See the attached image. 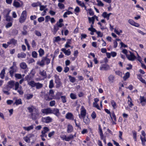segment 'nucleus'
I'll return each instance as SVG.
<instances>
[{
  "mask_svg": "<svg viewBox=\"0 0 146 146\" xmlns=\"http://www.w3.org/2000/svg\"><path fill=\"white\" fill-rule=\"evenodd\" d=\"M17 67L16 65V63L14 62L13 63V65L10 68L9 73L11 77L13 76L14 73L17 72Z\"/></svg>",
  "mask_w": 146,
  "mask_h": 146,
  "instance_id": "f257e3e1",
  "label": "nucleus"
},
{
  "mask_svg": "<svg viewBox=\"0 0 146 146\" xmlns=\"http://www.w3.org/2000/svg\"><path fill=\"white\" fill-rule=\"evenodd\" d=\"M26 13V11H25L22 12L19 19V21L20 23H23L26 20L27 17Z\"/></svg>",
  "mask_w": 146,
  "mask_h": 146,
  "instance_id": "f03ea898",
  "label": "nucleus"
},
{
  "mask_svg": "<svg viewBox=\"0 0 146 146\" xmlns=\"http://www.w3.org/2000/svg\"><path fill=\"white\" fill-rule=\"evenodd\" d=\"M86 111L83 106H82L80 109V114L79 115L80 118L86 116Z\"/></svg>",
  "mask_w": 146,
  "mask_h": 146,
  "instance_id": "7ed1b4c3",
  "label": "nucleus"
},
{
  "mask_svg": "<svg viewBox=\"0 0 146 146\" xmlns=\"http://www.w3.org/2000/svg\"><path fill=\"white\" fill-rule=\"evenodd\" d=\"M20 4L17 0H14L13 3V5L16 8H19L22 7L23 5V3L22 1H21Z\"/></svg>",
  "mask_w": 146,
  "mask_h": 146,
  "instance_id": "20e7f679",
  "label": "nucleus"
},
{
  "mask_svg": "<svg viewBox=\"0 0 146 146\" xmlns=\"http://www.w3.org/2000/svg\"><path fill=\"white\" fill-rule=\"evenodd\" d=\"M52 118L49 116L42 117L41 119L43 122L46 123H48L51 122L52 121Z\"/></svg>",
  "mask_w": 146,
  "mask_h": 146,
  "instance_id": "39448f33",
  "label": "nucleus"
},
{
  "mask_svg": "<svg viewBox=\"0 0 146 146\" xmlns=\"http://www.w3.org/2000/svg\"><path fill=\"white\" fill-rule=\"evenodd\" d=\"M139 100L140 103L142 106H144L146 104V98L144 96H140Z\"/></svg>",
  "mask_w": 146,
  "mask_h": 146,
  "instance_id": "423d86ee",
  "label": "nucleus"
},
{
  "mask_svg": "<svg viewBox=\"0 0 146 146\" xmlns=\"http://www.w3.org/2000/svg\"><path fill=\"white\" fill-rule=\"evenodd\" d=\"M42 112L43 113L46 114L52 113V110L50 108L42 109Z\"/></svg>",
  "mask_w": 146,
  "mask_h": 146,
  "instance_id": "0eeeda50",
  "label": "nucleus"
},
{
  "mask_svg": "<svg viewBox=\"0 0 146 146\" xmlns=\"http://www.w3.org/2000/svg\"><path fill=\"white\" fill-rule=\"evenodd\" d=\"M39 116V112L37 110L31 114V116L33 119H36Z\"/></svg>",
  "mask_w": 146,
  "mask_h": 146,
  "instance_id": "6e6552de",
  "label": "nucleus"
},
{
  "mask_svg": "<svg viewBox=\"0 0 146 146\" xmlns=\"http://www.w3.org/2000/svg\"><path fill=\"white\" fill-rule=\"evenodd\" d=\"M127 58L130 60L133 61L136 58L135 56L131 52H130V54L129 55H127Z\"/></svg>",
  "mask_w": 146,
  "mask_h": 146,
  "instance_id": "1a4fd4ad",
  "label": "nucleus"
},
{
  "mask_svg": "<svg viewBox=\"0 0 146 146\" xmlns=\"http://www.w3.org/2000/svg\"><path fill=\"white\" fill-rule=\"evenodd\" d=\"M110 69V66L107 64H103L100 67V69L101 70H107Z\"/></svg>",
  "mask_w": 146,
  "mask_h": 146,
  "instance_id": "9d476101",
  "label": "nucleus"
},
{
  "mask_svg": "<svg viewBox=\"0 0 146 146\" xmlns=\"http://www.w3.org/2000/svg\"><path fill=\"white\" fill-rule=\"evenodd\" d=\"M115 79L114 76L112 74L110 75L108 77V81L110 83H113L114 82Z\"/></svg>",
  "mask_w": 146,
  "mask_h": 146,
  "instance_id": "9b49d317",
  "label": "nucleus"
},
{
  "mask_svg": "<svg viewBox=\"0 0 146 146\" xmlns=\"http://www.w3.org/2000/svg\"><path fill=\"white\" fill-rule=\"evenodd\" d=\"M66 118L69 119L73 120L74 119V116L71 113H68L66 114Z\"/></svg>",
  "mask_w": 146,
  "mask_h": 146,
  "instance_id": "f8f14e48",
  "label": "nucleus"
},
{
  "mask_svg": "<svg viewBox=\"0 0 146 146\" xmlns=\"http://www.w3.org/2000/svg\"><path fill=\"white\" fill-rule=\"evenodd\" d=\"M35 125L34 124H33L30 126L28 127H23V129L25 131H29L31 130H32L34 128V125Z\"/></svg>",
  "mask_w": 146,
  "mask_h": 146,
  "instance_id": "ddd939ff",
  "label": "nucleus"
},
{
  "mask_svg": "<svg viewBox=\"0 0 146 146\" xmlns=\"http://www.w3.org/2000/svg\"><path fill=\"white\" fill-rule=\"evenodd\" d=\"M17 40L14 38L11 39L9 41L7 42V43L9 45L13 44L15 45L17 43Z\"/></svg>",
  "mask_w": 146,
  "mask_h": 146,
  "instance_id": "4468645a",
  "label": "nucleus"
},
{
  "mask_svg": "<svg viewBox=\"0 0 146 146\" xmlns=\"http://www.w3.org/2000/svg\"><path fill=\"white\" fill-rule=\"evenodd\" d=\"M63 20L62 19H60L58 22H57L56 24L59 28L62 27L64 25L62 23Z\"/></svg>",
  "mask_w": 146,
  "mask_h": 146,
  "instance_id": "2eb2a0df",
  "label": "nucleus"
},
{
  "mask_svg": "<svg viewBox=\"0 0 146 146\" xmlns=\"http://www.w3.org/2000/svg\"><path fill=\"white\" fill-rule=\"evenodd\" d=\"M52 113L58 116L60 115L59 110L56 108H55L53 110H52Z\"/></svg>",
  "mask_w": 146,
  "mask_h": 146,
  "instance_id": "dca6fc26",
  "label": "nucleus"
},
{
  "mask_svg": "<svg viewBox=\"0 0 146 146\" xmlns=\"http://www.w3.org/2000/svg\"><path fill=\"white\" fill-rule=\"evenodd\" d=\"M61 50L64 52L66 55L69 56L71 54V52L69 49L66 50L65 48H63L61 49Z\"/></svg>",
  "mask_w": 146,
  "mask_h": 146,
  "instance_id": "f3484780",
  "label": "nucleus"
},
{
  "mask_svg": "<svg viewBox=\"0 0 146 146\" xmlns=\"http://www.w3.org/2000/svg\"><path fill=\"white\" fill-rule=\"evenodd\" d=\"M84 122L86 124H88L90 122V120L88 116H85L83 117Z\"/></svg>",
  "mask_w": 146,
  "mask_h": 146,
  "instance_id": "a211bd4d",
  "label": "nucleus"
},
{
  "mask_svg": "<svg viewBox=\"0 0 146 146\" xmlns=\"http://www.w3.org/2000/svg\"><path fill=\"white\" fill-rule=\"evenodd\" d=\"M128 21L129 23L137 27H139V26L138 24L135 22L132 19H129Z\"/></svg>",
  "mask_w": 146,
  "mask_h": 146,
  "instance_id": "6ab92c4d",
  "label": "nucleus"
},
{
  "mask_svg": "<svg viewBox=\"0 0 146 146\" xmlns=\"http://www.w3.org/2000/svg\"><path fill=\"white\" fill-rule=\"evenodd\" d=\"M27 109L30 113H32L34 112L37 110L34 106H31V107H29L27 108Z\"/></svg>",
  "mask_w": 146,
  "mask_h": 146,
  "instance_id": "aec40b11",
  "label": "nucleus"
},
{
  "mask_svg": "<svg viewBox=\"0 0 146 146\" xmlns=\"http://www.w3.org/2000/svg\"><path fill=\"white\" fill-rule=\"evenodd\" d=\"M39 73L40 75L46 78L47 76L46 72L44 70H40Z\"/></svg>",
  "mask_w": 146,
  "mask_h": 146,
  "instance_id": "412c9836",
  "label": "nucleus"
},
{
  "mask_svg": "<svg viewBox=\"0 0 146 146\" xmlns=\"http://www.w3.org/2000/svg\"><path fill=\"white\" fill-rule=\"evenodd\" d=\"M44 58L43 57L41 60L38 62L37 63V64L40 66L43 67L44 65Z\"/></svg>",
  "mask_w": 146,
  "mask_h": 146,
  "instance_id": "4be33fe9",
  "label": "nucleus"
},
{
  "mask_svg": "<svg viewBox=\"0 0 146 146\" xmlns=\"http://www.w3.org/2000/svg\"><path fill=\"white\" fill-rule=\"evenodd\" d=\"M26 56V54L22 52L18 54L17 55V57L19 58H24Z\"/></svg>",
  "mask_w": 146,
  "mask_h": 146,
  "instance_id": "5701e85b",
  "label": "nucleus"
},
{
  "mask_svg": "<svg viewBox=\"0 0 146 146\" xmlns=\"http://www.w3.org/2000/svg\"><path fill=\"white\" fill-rule=\"evenodd\" d=\"M73 128L71 125H68L67 127V132L68 133H70L72 131Z\"/></svg>",
  "mask_w": 146,
  "mask_h": 146,
  "instance_id": "b1692460",
  "label": "nucleus"
},
{
  "mask_svg": "<svg viewBox=\"0 0 146 146\" xmlns=\"http://www.w3.org/2000/svg\"><path fill=\"white\" fill-rule=\"evenodd\" d=\"M34 136V135L33 134H31V135H30L29 137L27 136H26L24 138V139L27 142H30V137H31L33 136Z\"/></svg>",
  "mask_w": 146,
  "mask_h": 146,
  "instance_id": "393cba45",
  "label": "nucleus"
},
{
  "mask_svg": "<svg viewBox=\"0 0 146 146\" xmlns=\"http://www.w3.org/2000/svg\"><path fill=\"white\" fill-rule=\"evenodd\" d=\"M25 97L27 100H29L33 97V95L32 94H27L25 95Z\"/></svg>",
  "mask_w": 146,
  "mask_h": 146,
  "instance_id": "a878e982",
  "label": "nucleus"
},
{
  "mask_svg": "<svg viewBox=\"0 0 146 146\" xmlns=\"http://www.w3.org/2000/svg\"><path fill=\"white\" fill-rule=\"evenodd\" d=\"M43 84L39 82L36 83L35 86L37 89H39L41 88L43 86Z\"/></svg>",
  "mask_w": 146,
  "mask_h": 146,
  "instance_id": "bb28decb",
  "label": "nucleus"
},
{
  "mask_svg": "<svg viewBox=\"0 0 146 146\" xmlns=\"http://www.w3.org/2000/svg\"><path fill=\"white\" fill-rule=\"evenodd\" d=\"M5 69H3L1 71V72L0 74V77L2 78L3 79L5 76Z\"/></svg>",
  "mask_w": 146,
  "mask_h": 146,
  "instance_id": "cd10ccee",
  "label": "nucleus"
},
{
  "mask_svg": "<svg viewBox=\"0 0 146 146\" xmlns=\"http://www.w3.org/2000/svg\"><path fill=\"white\" fill-rule=\"evenodd\" d=\"M20 67L23 69H25L27 67V65L25 62H22L20 64Z\"/></svg>",
  "mask_w": 146,
  "mask_h": 146,
  "instance_id": "c85d7f7f",
  "label": "nucleus"
},
{
  "mask_svg": "<svg viewBox=\"0 0 146 146\" xmlns=\"http://www.w3.org/2000/svg\"><path fill=\"white\" fill-rule=\"evenodd\" d=\"M49 129L47 127H45L43 128V130L42 131L41 133H46L49 131Z\"/></svg>",
  "mask_w": 146,
  "mask_h": 146,
  "instance_id": "c756f323",
  "label": "nucleus"
},
{
  "mask_svg": "<svg viewBox=\"0 0 146 146\" xmlns=\"http://www.w3.org/2000/svg\"><path fill=\"white\" fill-rule=\"evenodd\" d=\"M28 84L31 87H33L35 86L36 83L33 81H31L28 82Z\"/></svg>",
  "mask_w": 146,
  "mask_h": 146,
  "instance_id": "7c9ffc66",
  "label": "nucleus"
},
{
  "mask_svg": "<svg viewBox=\"0 0 146 146\" xmlns=\"http://www.w3.org/2000/svg\"><path fill=\"white\" fill-rule=\"evenodd\" d=\"M9 12H8L6 15V20L8 21H10L12 20V18L9 16Z\"/></svg>",
  "mask_w": 146,
  "mask_h": 146,
  "instance_id": "2f4dec72",
  "label": "nucleus"
},
{
  "mask_svg": "<svg viewBox=\"0 0 146 146\" xmlns=\"http://www.w3.org/2000/svg\"><path fill=\"white\" fill-rule=\"evenodd\" d=\"M59 28V27L56 24L54 25L53 31L54 34L56 33L57 31L58 30Z\"/></svg>",
  "mask_w": 146,
  "mask_h": 146,
  "instance_id": "473e14b6",
  "label": "nucleus"
},
{
  "mask_svg": "<svg viewBox=\"0 0 146 146\" xmlns=\"http://www.w3.org/2000/svg\"><path fill=\"white\" fill-rule=\"evenodd\" d=\"M22 104L21 100V99H19L16 100L14 104H15L16 105L21 104Z\"/></svg>",
  "mask_w": 146,
  "mask_h": 146,
  "instance_id": "72a5a7b5",
  "label": "nucleus"
},
{
  "mask_svg": "<svg viewBox=\"0 0 146 146\" xmlns=\"http://www.w3.org/2000/svg\"><path fill=\"white\" fill-rule=\"evenodd\" d=\"M130 76V74L129 72H127L125 74V75L123 77L124 80H126Z\"/></svg>",
  "mask_w": 146,
  "mask_h": 146,
  "instance_id": "f704fd0d",
  "label": "nucleus"
},
{
  "mask_svg": "<svg viewBox=\"0 0 146 146\" xmlns=\"http://www.w3.org/2000/svg\"><path fill=\"white\" fill-rule=\"evenodd\" d=\"M41 135H40V136L41 137V139L43 141H45V139L44 138V137H46L47 135L44 133H41Z\"/></svg>",
  "mask_w": 146,
  "mask_h": 146,
  "instance_id": "c9c22d12",
  "label": "nucleus"
},
{
  "mask_svg": "<svg viewBox=\"0 0 146 146\" xmlns=\"http://www.w3.org/2000/svg\"><path fill=\"white\" fill-rule=\"evenodd\" d=\"M90 26L91 27L90 28H89L88 29V30L89 31L92 32H95L96 31V29L93 27V25L92 24Z\"/></svg>",
  "mask_w": 146,
  "mask_h": 146,
  "instance_id": "e433bc0d",
  "label": "nucleus"
},
{
  "mask_svg": "<svg viewBox=\"0 0 146 146\" xmlns=\"http://www.w3.org/2000/svg\"><path fill=\"white\" fill-rule=\"evenodd\" d=\"M102 16L104 18H106L108 20L109 19V17L108 15V14L106 12H104L102 15Z\"/></svg>",
  "mask_w": 146,
  "mask_h": 146,
  "instance_id": "4c0bfd02",
  "label": "nucleus"
},
{
  "mask_svg": "<svg viewBox=\"0 0 146 146\" xmlns=\"http://www.w3.org/2000/svg\"><path fill=\"white\" fill-rule=\"evenodd\" d=\"M74 138V135H70L69 136L67 137L66 136V141H69L71 139H72Z\"/></svg>",
  "mask_w": 146,
  "mask_h": 146,
  "instance_id": "58836bf2",
  "label": "nucleus"
},
{
  "mask_svg": "<svg viewBox=\"0 0 146 146\" xmlns=\"http://www.w3.org/2000/svg\"><path fill=\"white\" fill-rule=\"evenodd\" d=\"M76 2L78 5L83 7L84 6V3L83 2H82L81 1H79V0H76Z\"/></svg>",
  "mask_w": 146,
  "mask_h": 146,
  "instance_id": "ea45409f",
  "label": "nucleus"
},
{
  "mask_svg": "<svg viewBox=\"0 0 146 146\" xmlns=\"http://www.w3.org/2000/svg\"><path fill=\"white\" fill-rule=\"evenodd\" d=\"M127 103L128 104L129 106L130 107H132L133 106V104L132 103V99L130 98V100H128Z\"/></svg>",
  "mask_w": 146,
  "mask_h": 146,
  "instance_id": "a19ab883",
  "label": "nucleus"
},
{
  "mask_svg": "<svg viewBox=\"0 0 146 146\" xmlns=\"http://www.w3.org/2000/svg\"><path fill=\"white\" fill-rule=\"evenodd\" d=\"M39 5L40 6V10L41 11L43 10L46 7V6H44L41 5V3H38Z\"/></svg>",
  "mask_w": 146,
  "mask_h": 146,
  "instance_id": "79ce46f5",
  "label": "nucleus"
},
{
  "mask_svg": "<svg viewBox=\"0 0 146 146\" xmlns=\"http://www.w3.org/2000/svg\"><path fill=\"white\" fill-rule=\"evenodd\" d=\"M111 103L113 108L115 109L116 108V103L113 100H112L111 101Z\"/></svg>",
  "mask_w": 146,
  "mask_h": 146,
  "instance_id": "37998d69",
  "label": "nucleus"
},
{
  "mask_svg": "<svg viewBox=\"0 0 146 146\" xmlns=\"http://www.w3.org/2000/svg\"><path fill=\"white\" fill-rule=\"evenodd\" d=\"M44 62H46V64H48L50 62V60L48 58L46 57H44Z\"/></svg>",
  "mask_w": 146,
  "mask_h": 146,
  "instance_id": "c03bdc74",
  "label": "nucleus"
},
{
  "mask_svg": "<svg viewBox=\"0 0 146 146\" xmlns=\"http://www.w3.org/2000/svg\"><path fill=\"white\" fill-rule=\"evenodd\" d=\"M14 85L15 86V90H17L18 88H19V83L18 82H16L14 84Z\"/></svg>",
  "mask_w": 146,
  "mask_h": 146,
  "instance_id": "a18cd8bd",
  "label": "nucleus"
},
{
  "mask_svg": "<svg viewBox=\"0 0 146 146\" xmlns=\"http://www.w3.org/2000/svg\"><path fill=\"white\" fill-rule=\"evenodd\" d=\"M17 92L20 95H22L23 94V92L22 89V87L21 86H20L19 89L17 90Z\"/></svg>",
  "mask_w": 146,
  "mask_h": 146,
  "instance_id": "49530a36",
  "label": "nucleus"
},
{
  "mask_svg": "<svg viewBox=\"0 0 146 146\" xmlns=\"http://www.w3.org/2000/svg\"><path fill=\"white\" fill-rule=\"evenodd\" d=\"M8 84L10 86L11 88H12L14 86V82L13 81H11L9 82Z\"/></svg>",
  "mask_w": 146,
  "mask_h": 146,
  "instance_id": "de8ad7c7",
  "label": "nucleus"
},
{
  "mask_svg": "<svg viewBox=\"0 0 146 146\" xmlns=\"http://www.w3.org/2000/svg\"><path fill=\"white\" fill-rule=\"evenodd\" d=\"M141 139L142 141V144L143 145L145 146V142L146 141V139L145 137H144L143 138L141 137Z\"/></svg>",
  "mask_w": 146,
  "mask_h": 146,
  "instance_id": "09e8293b",
  "label": "nucleus"
},
{
  "mask_svg": "<svg viewBox=\"0 0 146 146\" xmlns=\"http://www.w3.org/2000/svg\"><path fill=\"white\" fill-rule=\"evenodd\" d=\"M15 77L18 79H20L22 78V76L21 75L19 74H15Z\"/></svg>",
  "mask_w": 146,
  "mask_h": 146,
  "instance_id": "8fccbe9b",
  "label": "nucleus"
},
{
  "mask_svg": "<svg viewBox=\"0 0 146 146\" xmlns=\"http://www.w3.org/2000/svg\"><path fill=\"white\" fill-rule=\"evenodd\" d=\"M54 86V84L53 83V80H51L50 81V83L49 87L50 88H52Z\"/></svg>",
  "mask_w": 146,
  "mask_h": 146,
  "instance_id": "3c124183",
  "label": "nucleus"
},
{
  "mask_svg": "<svg viewBox=\"0 0 146 146\" xmlns=\"http://www.w3.org/2000/svg\"><path fill=\"white\" fill-rule=\"evenodd\" d=\"M98 2L97 5L98 6L103 7L104 6V4L101 1L97 0Z\"/></svg>",
  "mask_w": 146,
  "mask_h": 146,
  "instance_id": "603ef678",
  "label": "nucleus"
},
{
  "mask_svg": "<svg viewBox=\"0 0 146 146\" xmlns=\"http://www.w3.org/2000/svg\"><path fill=\"white\" fill-rule=\"evenodd\" d=\"M39 52V54L40 56H42L43 55L44 53V50L40 48L38 51Z\"/></svg>",
  "mask_w": 146,
  "mask_h": 146,
  "instance_id": "864d4df0",
  "label": "nucleus"
},
{
  "mask_svg": "<svg viewBox=\"0 0 146 146\" xmlns=\"http://www.w3.org/2000/svg\"><path fill=\"white\" fill-rule=\"evenodd\" d=\"M69 77L70 82L73 83L75 81V79L74 78L70 76H69Z\"/></svg>",
  "mask_w": 146,
  "mask_h": 146,
  "instance_id": "5fc2aeb1",
  "label": "nucleus"
},
{
  "mask_svg": "<svg viewBox=\"0 0 146 146\" xmlns=\"http://www.w3.org/2000/svg\"><path fill=\"white\" fill-rule=\"evenodd\" d=\"M58 6L61 9H63L64 8V5L61 3H59L58 4Z\"/></svg>",
  "mask_w": 146,
  "mask_h": 146,
  "instance_id": "6e6d98bb",
  "label": "nucleus"
},
{
  "mask_svg": "<svg viewBox=\"0 0 146 146\" xmlns=\"http://www.w3.org/2000/svg\"><path fill=\"white\" fill-rule=\"evenodd\" d=\"M89 22V23H90L92 21H95V18L94 17H89L88 18Z\"/></svg>",
  "mask_w": 146,
  "mask_h": 146,
  "instance_id": "4d7b16f0",
  "label": "nucleus"
},
{
  "mask_svg": "<svg viewBox=\"0 0 146 146\" xmlns=\"http://www.w3.org/2000/svg\"><path fill=\"white\" fill-rule=\"evenodd\" d=\"M62 102L64 103H65L66 102V96H61V97Z\"/></svg>",
  "mask_w": 146,
  "mask_h": 146,
  "instance_id": "13d9d810",
  "label": "nucleus"
},
{
  "mask_svg": "<svg viewBox=\"0 0 146 146\" xmlns=\"http://www.w3.org/2000/svg\"><path fill=\"white\" fill-rule=\"evenodd\" d=\"M70 98L73 99H76V95L73 93H71L70 94Z\"/></svg>",
  "mask_w": 146,
  "mask_h": 146,
  "instance_id": "bf43d9fd",
  "label": "nucleus"
},
{
  "mask_svg": "<svg viewBox=\"0 0 146 146\" xmlns=\"http://www.w3.org/2000/svg\"><path fill=\"white\" fill-rule=\"evenodd\" d=\"M111 115V117H112V120L113 121V119L114 121H116V117L114 112L112 113Z\"/></svg>",
  "mask_w": 146,
  "mask_h": 146,
  "instance_id": "052dcab7",
  "label": "nucleus"
},
{
  "mask_svg": "<svg viewBox=\"0 0 146 146\" xmlns=\"http://www.w3.org/2000/svg\"><path fill=\"white\" fill-rule=\"evenodd\" d=\"M55 83L57 84L56 87L57 88L60 87L62 84L60 81L56 82Z\"/></svg>",
  "mask_w": 146,
  "mask_h": 146,
  "instance_id": "680f3d73",
  "label": "nucleus"
},
{
  "mask_svg": "<svg viewBox=\"0 0 146 146\" xmlns=\"http://www.w3.org/2000/svg\"><path fill=\"white\" fill-rule=\"evenodd\" d=\"M56 70L58 72H60L62 70V68L61 66H59L56 67Z\"/></svg>",
  "mask_w": 146,
  "mask_h": 146,
  "instance_id": "e2e57ef3",
  "label": "nucleus"
},
{
  "mask_svg": "<svg viewBox=\"0 0 146 146\" xmlns=\"http://www.w3.org/2000/svg\"><path fill=\"white\" fill-rule=\"evenodd\" d=\"M46 101H50L52 100V98L51 97H50L49 96L47 95H45L44 97Z\"/></svg>",
  "mask_w": 146,
  "mask_h": 146,
  "instance_id": "0e129e2a",
  "label": "nucleus"
},
{
  "mask_svg": "<svg viewBox=\"0 0 146 146\" xmlns=\"http://www.w3.org/2000/svg\"><path fill=\"white\" fill-rule=\"evenodd\" d=\"M54 94V91L52 90H50L49 92V94L50 96L52 97H54L53 94Z\"/></svg>",
  "mask_w": 146,
  "mask_h": 146,
  "instance_id": "69168bd1",
  "label": "nucleus"
},
{
  "mask_svg": "<svg viewBox=\"0 0 146 146\" xmlns=\"http://www.w3.org/2000/svg\"><path fill=\"white\" fill-rule=\"evenodd\" d=\"M95 32H96V33L97 34L98 36L102 37L103 36V33H102L98 31H96Z\"/></svg>",
  "mask_w": 146,
  "mask_h": 146,
  "instance_id": "338daca9",
  "label": "nucleus"
},
{
  "mask_svg": "<svg viewBox=\"0 0 146 146\" xmlns=\"http://www.w3.org/2000/svg\"><path fill=\"white\" fill-rule=\"evenodd\" d=\"M44 18L43 17H41L38 19V21L39 22H41L44 21Z\"/></svg>",
  "mask_w": 146,
  "mask_h": 146,
  "instance_id": "774afa93",
  "label": "nucleus"
}]
</instances>
